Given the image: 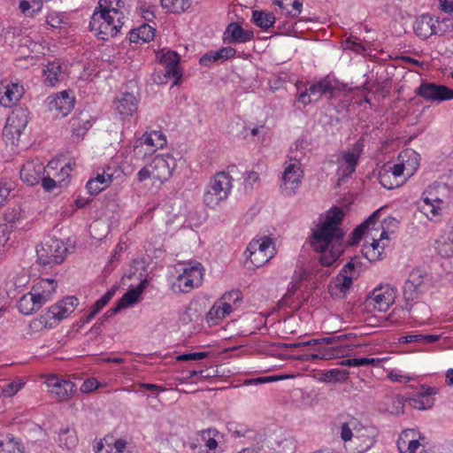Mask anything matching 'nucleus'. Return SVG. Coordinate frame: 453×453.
<instances>
[{
	"label": "nucleus",
	"mask_w": 453,
	"mask_h": 453,
	"mask_svg": "<svg viewBox=\"0 0 453 453\" xmlns=\"http://www.w3.org/2000/svg\"><path fill=\"white\" fill-rule=\"evenodd\" d=\"M349 337V334H341L338 336H329L319 339L311 340V345L318 346V349H325L332 347L335 348V351L339 352V355L343 354L342 350V342Z\"/></svg>",
	"instance_id": "23"
},
{
	"label": "nucleus",
	"mask_w": 453,
	"mask_h": 453,
	"mask_svg": "<svg viewBox=\"0 0 453 453\" xmlns=\"http://www.w3.org/2000/svg\"><path fill=\"white\" fill-rule=\"evenodd\" d=\"M152 179L161 183L168 180L176 167L175 158L169 155H157L150 163Z\"/></svg>",
	"instance_id": "9"
},
{
	"label": "nucleus",
	"mask_w": 453,
	"mask_h": 453,
	"mask_svg": "<svg viewBox=\"0 0 453 453\" xmlns=\"http://www.w3.org/2000/svg\"><path fill=\"white\" fill-rule=\"evenodd\" d=\"M344 213L339 207L331 208L326 219L318 225L311 238L312 249L319 252V261L323 266L332 265L343 253L344 231L340 228Z\"/></svg>",
	"instance_id": "1"
},
{
	"label": "nucleus",
	"mask_w": 453,
	"mask_h": 453,
	"mask_svg": "<svg viewBox=\"0 0 453 453\" xmlns=\"http://www.w3.org/2000/svg\"><path fill=\"white\" fill-rule=\"evenodd\" d=\"M58 283L55 280L45 279L36 283L32 288V289L35 292V296H37V298L43 305L51 298L53 293L56 291Z\"/></svg>",
	"instance_id": "17"
},
{
	"label": "nucleus",
	"mask_w": 453,
	"mask_h": 453,
	"mask_svg": "<svg viewBox=\"0 0 453 453\" xmlns=\"http://www.w3.org/2000/svg\"><path fill=\"white\" fill-rule=\"evenodd\" d=\"M296 100L298 103H301L303 105H307V104H311V102H313L308 88H306L304 91L301 92L297 96Z\"/></svg>",
	"instance_id": "64"
},
{
	"label": "nucleus",
	"mask_w": 453,
	"mask_h": 453,
	"mask_svg": "<svg viewBox=\"0 0 453 453\" xmlns=\"http://www.w3.org/2000/svg\"><path fill=\"white\" fill-rule=\"evenodd\" d=\"M278 33L280 35H289L295 31V25L288 21L279 23L277 26Z\"/></svg>",
	"instance_id": "56"
},
{
	"label": "nucleus",
	"mask_w": 453,
	"mask_h": 453,
	"mask_svg": "<svg viewBox=\"0 0 453 453\" xmlns=\"http://www.w3.org/2000/svg\"><path fill=\"white\" fill-rule=\"evenodd\" d=\"M67 252L65 243L57 238L45 239L37 248V262L43 267H53L61 264Z\"/></svg>",
	"instance_id": "3"
},
{
	"label": "nucleus",
	"mask_w": 453,
	"mask_h": 453,
	"mask_svg": "<svg viewBox=\"0 0 453 453\" xmlns=\"http://www.w3.org/2000/svg\"><path fill=\"white\" fill-rule=\"evenodd\" d=\"M142 42H149L155 37L156 29L148 24H143L137 28Z\"/></svg>",
	"instance_id": "42"
},
{
	"label": "nucleus",
	"mask_w": 453,
	"mask_h": 453,
	"mask_svg": "<svg viewBox=\"0 0 453 453\" xmlns=\"http://www.w3.org/2000/svg\"><path fill=\"white\" fill-rule=\"evenodd\" d=\"M440 336L436 334H410L405 339L409 343L411 342H421L430 343L439 340Z\"/></svg>",
	"instance_id": "41"
},
{
	"label": "nucleus",
	"mask_w": 453,
	"mask_h": 453,
	"mask_svg": "<svg viewBox=\"0 0 453 453\" xmlns=\"http://www.w3.org/2000/svg\"><path fill=\"white\" fill-rule=\"evenodd\" d=\"M201 377L203 379H208L214 376V371L210 372L208 369L205 370H193L188 372V379H192L195 377Z\"/></svg>",
	"instance_id": "54"
},
{
	"label": "nucleus",
	"mask_w": 453,
	"mask_h": 453,
	"mask_svg": "<svg viewBox=\"0 0 453 453\" xmlns=\"http://www.w3.org/2000/svg\"><path fill=\"white\" fill-rule=\"evenodd\" d=\"M87 189L88 191V193L90 195H96L98 193H100L101 191H103L104 188L103 187H101L98 182L96 181H94L92 180H89L88 182H87Z\"/></svg>",
	"instance_id": "60"
},
{
	"label": "nucleus",
	"mask_w": 453,
	"mask_h": 453,
	"mask_svg": "<svg viewBox=\"0 0 453 453\" xmlns=\"http://www.w3.org/2000/svg\"><path fill=\"white\" fill-rule=\"evenodd\" d=\"M140 10L142 12V18L147 21H152L156 16H155V6H146L145 4H141Z\"/></svg>",
	"instance_id": "51"
},
{
	"label": "nucleus",
	"mask_w": 453,
	"mask_h": 453,
	"mask_svg": "<svg viewBox=\"0 0 453 453\" xmlns=\"http://www.w3.org/2000/svg\"><path fill=\"white\" fill-rule=\"evenodd\" d=\"M216 430L214 429H206L202 431V439L205 441V445L209 448V449H215L218 446V442L214 438H211V435H215Z\"/></svg>",
	"instance_id": "44"
},
{
	"label": "nucleus",
	"mask_w": 453,
	"mask_h": 453,
	"mask_svg": "<svg viewBox=\"0 0 453 453\" xmlns=\"http://www.w3.org/2000/svg\"><path fill=\"white\" fill-rule=\"evenodd\" d=\"M380 210L381 209L375 211L372 215L369 216V218L365 222H363L354 229V231L350 234L349 239L348 240L349 246H354L359 243V242L363 238L364 234L368 229L370 225H373L375 220L380 216Z\"/></svg>",
	"instance_id": "22"
},
{
	"label": "nucleus",
	"mask_w": 453,
	"mask_h": 453,
	"mask_svg": "<svg viewBox=\"0 0 453 453\" xmlns=\"http://www.w3.org/2000/svg\"><path fill=\"white\" fill-rule=\"evenodd\" d=\"M150 170H152L150 164L142 167L137 174L139 181H143L148 178H152V173Z\"/></svg>",
	"instance_id": "63"
},
{
	"label": "nucleus",
	"mask_w": 453,
	"mask_h": 453,
	"mask_svg": "<svg viewBox=\"0 0 453 453\" xmlns=\"http://www.w3.org/2000/svg\"><path fill=\"white\" fill-rule=\"evenodd\" d=\"M116 110L122 116L132 115L136 111L137 100L131 93H124L121 97L114 102Z\"/></svg>",
	"instance_id": "21"
},
{
	"label": "nucleus",
	"mask_w": 453,
	"mask_h": 453,
	"mask_svg": "<svg viewBox=\"0 0 453 453\" xmlns=\"http://www.w3.org/2000/svg\"><path fill=\"white\" fill-rule=\"evenodd\" d=\"M345 45L348 49H349L358 54H360L365 50V46L362 43L357 42L356 39L348 38L345 42Z\"/></svg>",
	"instance_id": "50"
},
{
	"label": "nucleus",
	"mask_w": 453,
	"mask_h": 453,
	"mask_svg": "<svg viewBox=\"0 0 453 453\" xmlns=\"http://www.w3.org/2000/svg\"><path fill=\"white\" fill-rule=\"evenodd\" d=\"M415 94L427 102H435L438 104L453 99V89L435 82H421L416 88Z\"/></svg>",
	"instance_id": "6"
},
{
	"label": "nucleus",
	"mask_w": 453,
	"mask_h": 453,
	"mask_svg": "<svg viewBox=\"0 0 453 453\" xmlns=\"http://www.w3.org/2000/svg\"><path fill=\"white\" fill-rule=\"evenodd\" d=\"M0 448L3 453H23V448L14 437H7L0 441Z\"/></svg>",
	"instance_id": "35"
},
{
	"label": "nucleus",
	"mask_w": 453,
	"mask_h": 453,
	"mask_svg": "<svg viewBox=\"0 0 453 453\" xmlns=\"http://www.w3.org/2000/svg\"><path fill=\"white\" fill-rule=\"evenodd\" d=\"M335 381H345L349 378V372L346 370L333 369L328 372Z\"/></svg>",
	"instance_id": "53"
},
{
	"label": "nucleus",
	"mask_w": 453,
	"mask_h": 453,
	"mask_svg": "<svg viewBox=\"0 0 453 453\" xmlns=\"http://www.w3.org/2000/svg\"><path fill=\"white\" fill-rule=\"evenodd\" d=\"M20 388H21V384L18 385L15 382H11V383L6 384L4 387H3L2 394L5 397H11V396L14 395L19 391V389Z\"/></svg>",
	"instance_id": "49"
},
{
	"label": "nucleus",
	"mask_w": 453,
	"mask_h": 453,
	"mask_svg": "<svg viewBox=\"0 0 453 453\" xmlns=\"http://www.w3.org/2000/svg\"><path fill=\"white\" fill-rule=\"evenodd\" d=\"M352 277L348 276L342 272L339 273L336 280L330 282L328 285V292L332 297H344L347 291L352 285Z\"/></svg>",
	"instance_id": "18"
},
{
	"label": "nucleus",
	"mask_w": 453,
	"mask_h": 453,
	"mask_svg": "<svg viewBox=\"0 0 453 453\" xmlns=\"http://www.w3.org/2000/svg\"><path fill=\"white\" fill-rule=\"evenodd\" d=\"M226 32L230 34V42H247L254 36L252 30H244L238 23H230Z\"/></svg>",
	"instance_id": "24"
},
{
	"label": "nucleus",
	"mask_w": 453,
	"mask_h": 453,
	"mask_svg": "<svg viewBox=\"0 0 453 453\" xmlns=\"http://www.w3.org/2000/svg\"><path fill=\"white\" fill-rule=\"evenodd\" d=\"M28 123L27 116L22 110L13 111L8 117L3 129V135L12 145L18 144L19 137Z\"/></svg>",
	"instance_id": "8"
},
{
	"label": "nucleus",
	"mask_w": 453,
	"mask_h": 453,
	"mask_svg": "<svg viewBox=\"0 0 453 453\" xmlns=\"http://www.w3.org/2000/svg\"><path fill=\"white\" fill-rule=\"evenodd\" d=\"M160 62L165 65V76L174 78L173 85L179 84L182 78V72L179 67V55L175 51L169 50L161 57Z\"/></svg>",
	"instance_id": "13"
},
{
	"label": "nucleus",
	"mask_w": 453,
	"mask_h": 453,
	"mask_svg": "<svg viewBox=\"0 0 453 453\" xmlns=\"http://www.w3.org/2000/svg\"><path fill=\"white\" fill-rule=\"evenodd\" d=\"M164 9L173 13H181L190 7L189 0H160Z\"/></svg>",
	"instance_id": "31"
},
{
	"label": "nucleus",
	"mask_w": 453,
	"mask_h": 453,
	"mask_svg": "<svg viewBox=\"0 0 453 453\" xmlns=\"http://www.w3.org/2000/svg\"><path fill=\"white\" fill-rule=\"evenodd\" d=\"M303 178V172L301 169L299 161L295 160L289 163L282 174L280 190L285 196H292L296 193V190L301 184Z\"/></svg>",
	"instance_id": "7"
},
{
	"label": "nucleus",
	"mask_w": 453,
	"mask_h": 453,
	"mask_svg": "<svg viewBox=\"0 0 453 453\" xmlns=\"http://www.w3.org/2000/svg\"><path fill=\"white\" fill-rule=\"evenodd\" d=\"M209 356L210 352L183 353L179 355L176 359L177 361H195L206 358Z\"/></svg>",
	"instance_id": "43"
},
{
	"label": "nucleus",
	"mask_w": 453,
	"mask_h": 453,
	"mask_svg": "<svg viewBox=\"0 0 453 453\" xmlns=\"http://www.w3.org/2000/svg\"><path fill=\"white\" fill-rule=\"evenodd\" d=\"M166 144V138L160 131H152L146 133L134 145V151L139 150L142 145H147L151 148V151H156L157 149L163 148Z\"/></svg>",
	"instance_id": "15"
},
{
	"label": "nucleus",
	"mask_w": 453,
	"mask_h": 453,
	"mask_svg": "<svg viewBox=\"0 0 453 453\" xmlns=\"http://www.w3.org/2000/svg\"><path fill=\"white\" fill-rule=\"evenodd\" d=\"M115 292H116V288L113 287L111 289H109L100 299H98L97 302L104 308L111 301V299L114 296Z\"/></svg>",
	"instance_id": "61"
},
{
	"label": "nucleus",
	"mask_w": 453,
	"mask_h": 453,
	"mask_svg": "<svg viewBox=\"0 0 453 453\" xmlns=\"http://www.w3.org/2000/svg\"><path fill=\"white\" fill-rule=\"evenodd\" d=\"M50 392L57 395L58 400L62 402L73 395L75 391V385L68 380L58 378L57 375L50 376L46 380Z\"/></svg>",
	"instance_id": "10"
},
{
	"label": "nucleus",
	"mask_w": 453,
	"mask_h": 453,
	"mask_svg": "<svg viewBox=\"0 0 453 453\" xmlns=\"http://www.w3.org/2000/svg\"><path fill=\"white\" fill-rule=\"evenodd\" d=\"M41 182H42V186L43 189L46 192H52L58 187L57 181L55 180L51 179L49 176V174L48 175L43 174L42 178L41 180Z\"/></svg>",
	"instance_id": "47"
},
{
	"label": "nucleus",
	"mask_w": 453,
	"mask_h": 453,
	"mask_svg": "<svg viewBox=\"0 0 453 453\" xmlns=\"http://www.w3.org/2000/svg\"><path fill=\"white\" fill-rule=\"evenodd\" d=\"M236 50L232 47H223L217 51H209L201 57L199 63L203 66H210L219 60L224 61L233 58Z\"/></svg>",
	"instance_id": "19"
},
{
	"label": "nucleus",
	"mask_w": 453,
	"mask_h": 453,
	"mask_svg": "<svg viewBox=\"0 0 453 453\" xmlns=\"http://www.w3.org/2000/svg\"><path fill=\"white\" fill-rule=\"evenodd\" d=\"M140 296V289L131 288L122 296L116 304L120 307V310H122L130 304L135 303Z\"/></svg>",
	"instance_id": "36"
},
{
	"label": "nucleus",
	"mask_w": 453,
	"mask_h": 453,
	"mask_svg": "<svg viewBox=\"0 0 453 453\" xmlns=\"http://www.w3.org/2000/svg\"><path fill=\"white\" fill-rule=\"evenodd\" d=\"M71 313L72 309L70 307H66L61 300L54 305H51L42 319L45 320V324L48 323V319H53L58 322L63 319L67 318Z\"/></svg>",
	"instance_id": "25"
},
{
	"label": "nucleus",
	"mask_w": 453,
	"mask_h": 453,
	"mask_svg": "<svg viewBox=\"0 0 453 453\" xmlns=\"http://www.w3.org/2000/svg\"><path fill=\"white\" fill-rule=\"evenodd\" d=\"M186 274L187 270H183V272L177 277L178 287L183 293H188L194 288H196L192 280H190Z\"/></svg>",
	"instance_id": "40"
},
{
	"label": "nucleus",
	"mask_w": 453,
	"mask_h": 453,
	"mask_svg": "<svg viewBox=\"0 0 453 453\" xmlns=\"http://www.w3.org/2000/svg\"><path fill=\"white\" fill-rule=\"evenodd\" d=\"M415 34L422 39L435 35V23L429 14H423L417 19L413 26Z\"/></svg>",
	"instance_id": "16"
},
{
	"label": "nucleus",
	"mask_w": 453,
	"mask_h": 453,
	"mask_svg": "<svg viewBox=\"0 0 453 453\" xmlns=\"http://www.w3.org/2000/svg\"><path fill=\"white\" fill-rule=\"evenodd\" d=\"M46 170L42 163L39 161H27L20 169V178L27 186L38 184Z\"/></svg>",
	"instance_id": "11"
},
{
	"label": "nucleus",
	"mask_w": 453,
	"mask_h": 453,
	"mask_svg": "<svg viewBox=\"0 0 453 453\" xmlns=\"http://www.w3.org/2000/svg\"><path fill=\"white\" fill-rule=\"evenodd\" d=\"M272 243L273 242L271 238L266 236L261 238L260 249L257 251L256 257H257V255L267 254V250Z\"/></svg>",
	"instance_id": "58"
},
{
	"label": "nucleus",
	"mask_w": 453,
	"mask_h": 453,
	"mask_svg": "<svg viewBox=\"0 0 453 453\" xmlns=\"http://www.w3.org/2000/svg\"><path fill=\"white\" fill-rule=\"evenodd\" d=\"M273 449L277 453H294L296 450V441L292 437L281 438L274 441Z\"/></svg>",
	"instance_id": "32"
},
{
	"label": "nucleus",
	"mask_w": 453,
	"mask_h": 453,
	"mask_svg": "<svg viewBox=\"0 0 453 453\" xmlns=\"http://www.w3.org/2000/svg\"><path fill=\"white\" fill-rule=\"evenodd\" d=\"M435 23V35H443L446 33L453 31V19L444 18L441 21L436 19Z\"/></svg>",
	"instance_id": "39"
},
{
	"label": "nucleus",
	"mask_w": 453,
	"mask_h": 453,
	"mask_svg": "<svg viewBox=\"0 0 453 453\" xmlns=\"http://www.w3.org/2000/svg\"><path fill=\"white\" fill-rule=\"evenodd\" d=\"M78 438L74 430L69 426L62 428L58 434V443L61 448L71 449L77 445Z\"/></svg>",
	"instance_id": "30"
},
{
	"label": "nucleus",
	"mask_w": 453,
	"mask_h": 453,
	"mask_svg": "<svg viewBox=\"0 0 453 453\" xmlns=\"http://www.w3.org/2000/svg\"><path fill=\"white\" fill-rule=\"evenodd\" d=\"M317 84V88L320 91V94L326 95L329 94L330 96H333L334 87L333 86L331 81L327 79L321 80Z\"/></svg>",
	"instance_id": "45"
},
{
	"label": "nucleus",
	"mask_w": 453,
	"mask_h": 453,
	"mask_svg": "<svg viewBox=\"0 0 453 453\" xmlns=\"http://www.w3.org/2000/svg\"><path fill=\"white\" fill-rule=\"evenodd\" d=\"M120 307L117 304L108 310L99 319L100 325H104L109 319L115 316L119 311H120Z\"/></svg>",
	"instance_id": "57"
},
{
	"label": "nucleus",
	"mask_w": 453,
	"mask_h": 453,
	"mask_svg": "<svg viewBox=\"0 0 453 453\" xmlns=\"http://www.w3.org/2000/svg\"><path fill=\"white\" fill-rule=\"evenodd\" d=\"M24 94V88L19 83L0 84V104L10 107L17 104Z\"/></svg>",
	"instance_id": "14"
},
{
	"label": "nucleus",
	"mask_w": 453,
	"mask_h": 453,
	"mask_svg": "<svg viewBox=\"0 0 453 453\" xmlns=\"http://www.w3.org/2000/svg\"><path fill=\"white\" fill-rule=\"evenodd\" d=\"M358 157V155H356L355 153L350 151L346 152L343 155V159L348 165V166L350 168V172H355L356 166L357 165Z\"/></svg>",
	"instance_id": "48"
},
{
	"label": "nucleus",
	"mask_w": 453,
	"mask_h": 453,
	"mask_svg": "<svg viewBox=\"0 0 453 453\" xmlns=\"http://www.w3.org/2000/svg\"><path fill=\"white\" fill-rule=\"evenodd\" d=\"M232 188V177L220 172L215 174L203 195V202L206 206L214 208L221 201L226 199Z\"/></svg>",
	"instance_id": "4"
},
{
	"label": "nucleus",
	"mask_w": 453,
	"mask_h": 453,
	"mask_svg": "<svg viewBox=\"0 0 453 453\" xmlns=\"http://www.w3.org/2000/svg\"><path fill=\"white\" fill-rule=\"evenodd\" d=\"M221 312L219 302H216L206 314V321L209 326H216L225 319Z\"/></svg>",
	"instance_id": "38"
},
{
	"label": "nucleus",
	"mask_w": 453,
	"mask_h": 453,
	"mask_svg": "<svg viewBox=\"0 0 453 453\" xmlns=\"http://www.w3.org/2000/svg\"><path fill=\"white\" fill-rule=\"evenodd\" d=\"M42 306V303L35 296L33 289L29 293L23 295L17 303L19 311L24 315H30L40 310Z\"/></svg>",
	"instance_id": "20"
},
{
	"label": "nucleus",
	"mask_w": 453,
	"mask_h": 453,
	"mask_svg": "<svg viewBox=\"0 0 453 453\" xmlns=\"http://www.w3.org/2000/svg\"><path fill=\"white\" fill-rule=\"evenodd\" d=\"M91 180L98 182V184L105 189L112 182L113 179L112 174L104 172L101 174L98 173L96 178Z\"/></svg>",
	"instance_id": "46"
},
{
	"label": "nucleus",
	"mask_w": 453,
	"mask_h": 453,
	"mask_svg": "<svg viewBox=\"0 0 453 453\" xmlns=\"http://www.w3.org/2000/svg\"><path fill=\"white\" fill-rule=\"evenodd\" d=\"M397 224L398 221L395 218L388 216L381 221V227L389 231L390 228H395Z\"/></svg>",
	"instance_id": "62"
},
{
	"label": "nucleus",
	"mask_w": 453,
	"mask_h": 453,
	"mask_svg": "<svg viewBox=\"0 0 453 453\" xmlns=\"http://www.w3.org/2000/svg\"><path fill=\"white\" fill-rule=\"evenodd\" d=\"M317 350H318V353L303 354V355L295 357V358L301 360V361H311L314 359L329 360V359L339 357V352L335 351L334 347H332L330 349H317Z\"/></svg>",
	"instance_id": "27"
},
{
	"label": "nucleus",
	"mask_w": 453,
	"mask_h": 453,
	"mask_svg": "<svg viewBox=\"0 0 453 453\" xmlns=\"http://www.w3.org/2000/svg\"><path fill=\"white\" fill-rule=\"evenodd\" d=\"M124 19L125 16H116L109 10L97 6L89 21V28L91 31H97L96 36L98 39L106 41L119 33L124 26Z\"/></svg>",
	"instance_id": "2"
},
{
	"label": "nucleus",
	"mask_w": 453,
	"mask_h": 453,
	"mask_svg": "<svg viewBox=\"0 0 453 453\" xmlns=\"http://www.w3.org/2000/svg\"><path fill=\"white\" fill-rule=\"evenodd\" d=\"M98 387V382L96 379L94 378H90V379H88L86 380L81 387V390L84 393H88V392H92L93 390L96 389Z\"/></svg>",
	"instance_id": "55"
},
{
	"label": "nucleus",
	"mask_w": 453,
	"mask_h": 453,
	"mask_svg": "<svg viewBox=\"0 0 453 453\" xmlns=\"http://www.w3.org/2000/svg\"><path fill=\"white\" fill-rule=\"evenodd\" d=\"M424 282V273L419 268L413 269L403 286V296L407 302L418 297L419 288Z\"/></svg>",
	"instance_id": "12"
},
{
	"label": "nucleus",
	"mask_w": 453,
	"mask_h": 453,
	"mask_svg": "<svg viewBox=\"0 0 453 453\" xmlns=\"http://www.w3.org/2000/svg\"><path fill=\"white\" fill-rule=\"evenodd\" d=\"M248 258H250V262L257 267H259L263 265L265 263L268 262V260L271 258V256L268 254L264 255H257L256 257L255 255L249 254L247 256Z\"/></svg>",
	"instance_id": "52"
},
{
	"label": "nucleus",
	"mask_w": 453,
	"mask_h": 453,
	"mask_svg": "<svg viewBox=\"0 0 453 453\" xmlns=\"http://www.w3.org/2000/svg\"><path fill=\"white\" fill-rule=\"evenodd\" d=\"M124 7L125 0H99L98 2V8L109 10V12L116 16H124V14L119 12V10Z\"/></svg>",
	"instance_id": "34"
},
{
	"label": "nucleus",
	"mask_w": 453,
	"mask_h": 453,
	"mask_svg": "<svg viewBox=\"0 0 453 453\" xmlns=\"http://www.w3.org/2000/svg\"><path fill=\"white\" fill-rule=\"evenodd\" d=\"M409 403L418 410H426L433 406V399H426L422 393H417L416 395L409 399Z\"/></svg>",
	"instance_id": "37"
},
{
	"label": "nucleus",
	"mask_w": 453,
	"mask_h": 453,
	"mask_svg": "<svg viewBox=\"0 0 453 453\" xmlns=\"http://www.w3.org/2000/svg\"><path fill=\"white\" fill-rule=\"evenodd\" d=\"M183 270H187V276L192 280L193 283L198 287L202 284L203 276V268L201 263L197 261H191L185 264Z\"/></svg>",
	"instance_id": "29"
},
{
	"label": "nucleus",
	"mask_w": 453,
	"mask_h": 453,
	"mask_svg": "<svg viewBox=\"0 0 453 453\" xmlns=\"http://www.w3.org/2000/svg\"><path fill=\"white\" fill-rule=\"evenodd\" d=\"M395 292L389 286H379L370 292L365 300V306L368 311L377 310L387 311L395 303Z\"/></svg>",
	"instance_id": "5"
},
{
	"label": "nucleus",
	"mask_w": 453,
	"mask_h": 453,
	"mask_svg": "<svg viewBox=\"0 0 453 453\" xmlns=\"http://www.w3.org/2000/svg\"><path fill=\"white\" fill-rule=\"evenodd\" d=\"M62 75V68L58 62H50L43 70L44 81L49 86H54Z\"/></svg>",
	"instance_id": "28"
},
{
	"label": "nucleus",
	"mask_w": 453,
	"mask_h": 453,
	"mask_svg": "<svg viewBox=\"0 0 453 453\" xmlns=\"http://www.w3.org/2000/svg\"><path fill=\"white\" fill-rule=\"evenodd\" d=\"M54 102L55 106L59 109L63 115H66L73 106V98L66 91L61 92Z\"/></svg>",
	"instance_id": "33"
},
{
	"label": "nucleus",
	"mask_w": 453,
	"mask_h": 453,
	"mask_svg": "<svg viewBox=\"0 0 453 453\" xmlns=\"http://www.w3.org/2000/svg\"><path fill=\"white\" fill-rule=\"evenodd\" d=\"M222 299L226 302L233 301L234 303L242 300V294L239 290H233L224 294Z\"/></svg>",
	"instance_id": "59"
},
{
	"label": "nucleus",
	"mask_w": 453,
	"mask_h": 453,
	"mask_svg": "<svg viewBox=\"0 0 453 453\" xmlns=\"http://www.w3.org/2000/svg\"><path fill=\"white\" fill-rule=\"evenodd\" d=\"M252 20L258 27L267 30L273 27L276 19L273 12L256 10L252 12Z\"/></svg>",
	"instance_id": "26"
}]
</instances>
